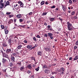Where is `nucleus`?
Masks as SVG:
<instances>
[{
    "label": "nucleus",
    "mask_w": 78,
    "mask_h": 78,
    "mask_svg": "<svg viewBox=\"0 0 78 78\" xmlns=\"http://www.w3.org/2000/svg\"><path fill=\"white\" fill-rule=\"evenodd\" d=\"M67 29L69 31H71L72 30V23H70V22H67Z\"/></svg>",
    "instance_id": "obj_1"
},
{
    "label": "nucleus",
    "mask_w": 78,
    "mask_h": 78,
    "mask_svg": "<svg viewBox=\"0 0 78 78\" xmlns=\"http://www.w3.org/2000/svg\"><path fill=\"white\" fill-rule=\"evenodd\" d=\"M8 5H9V2L8 1L6 3H1V6H2L1 8H5V7H6V6H8Z\"/></svg>",
    "instance_id": "obj_2"
},
{
    "label": "nucleus",
    "mask_w": 78,
    "mask_h": 78,
    "mask_svg": "<svg viewBox=\"0 0 78 78\" xmlns=\"http://www.w3.org/2000/svg\"><path fill=\"white\" fill-rule=\"evenodd\" d=\"M3 56L5 58H8L9 61H10V60H9V57H8V55L7 54L5 53H4L3 54Z\"/></svg>",
    "instance_id": "obj_3"
},
{
    "label": "nucleus",
    "mask_w": 78,
    "mask_h": 78,
    "mask_svg": "<svg viewBox=\"0 0 78 78\" xmlns=\"http://www.w3.org/2000/svg\"><path fill=\"white\" fill-rule=\"evenodd\" d=\"M26 67L28 69H32V67H31V64H29L27 65Z\"/></svg>",
    "instance_id": "obj_4"
},
{
    "label": "nucleus",
    "mask_w": 78,
    "mask_h": 78,
    "mask_svg": "<svg viewBox=\"0 0 78 78\" xmlns=\"http://www.w3.org/2000/svg\"><path fill=\"white\" fill-rule=\"evenodd\" d=\"M11 58L12 61V62H15V58H14V57L11 55Z\"/></svg>",
    "instance_id": "obj_5"
},
{
    "label": "nucleus",
    "mask_w": 78,
    "mask_h": 78,
    "mask_svg": "<svg viewBox=\"0 0 78 78\" xmlns=\"http://www.w3.org/2000/svg\"><path fill=\"white\" fill-rule=\"evenodd\" d=\"M18 3L20 5V6L21 7H23V3L21 2H19Z\"/></svg>",
    "instance_id": "obj_6"
},
{
    "label": "nucleus",
    "mask_w": 78,
    "mask_h": 78,
    "mask_svg": "<svg viewBox=\"0 0 78 78\" xmlns=\"http://www.w3.org/2000/svg\"><path fill=\"white\" fill-rule=\"evenodd\" d=\"M6 52L7 53H10L11 52V49H7L6 50Z\"/></svg>",
    "instance_id": "obj_7"
},
{
    "label": "nucleus",
    "mask_w": 78,
    "mask_h": 78,
    "mask_svg": "<svg viewBox=\"0 0 78 78\" xmlns=\"http://www.w3.org/2000/svg\"><path fill=\"white\" fill-rule=\"evenodd\" d=\"M44 72L46 73H47V74L49 73H50V71L48 69H45V70Z\"/></svg>",
    "instance_id": "obj_8"
},
{
    "label": "nucleus",
    "mask_w": 78,
    "mask_h": 78,
    "mask_svg": "<svg viewBox=\"0 0 78 78\" xmlns=\"http://www.w3.org/2000/svg\"><path fill=\"white\" fill-rule=\"evenodd\" d=\"M62 72H64L65 71V69L63 68H60L59 72H62Z\"/></svg>",
    "instance_id": "obj_9"
},
{
    "label": "nucleus",
    "mask_w": 78,
    "mask_h": 78,
    "mask_svg": "<svg viewBox=\"0 0 78 78\" xmlns=\"http://www.w3.org/2000/svg\"><path fill=\"white\" fill-rule=\"evenodd\" d=\"M44 50H45V51H51V49L50 48H44Z\"/></svg>",
    "instance_id": "obj_10"
},
{
    "label": "nucleus",
    "mask_w": 78,
    "mask_h": 78,
    "mask_svg": "<svg viewBox=\"0 0 78 78\" xmlns=\"http://www.w3.org/2000/svg\"><path fill=\"white\" fill-rule=\"evenodd\" d=\"M16 17L18 19H20V18H21L22 17V15L20 14H18L16 16Z\"/></svg>",
    "instance_id": "obj_11"
},
{
    "label": "nucleus",
    "mask_w": 78,
    "mask_h": 78,
    "mask_svg": "<svg viewBox=\"0 0 78 78\" xmlns=\"http://www.w3.org/2000/svg\"><path fill=\"white\" fill-rule=\"evenodd\" d=\"M55 20V18H50L49 20H50L51 22H53L54 20Z\"/></svg>",
    "instance_id": "obj_12"
},
{
    "label": "nucleus",
    "mask_w": 78,
    "mask_h": 78,
    "mask_svg": "<svg viewBox=\"0 0 78 78\" xmlns=\"http://www.w3.org/2000/svg\"><path fill=\"white\" fill-rule=\"evenodd\" d=\"M38 55L40 56H42V52L41 51H38L37 52Z\"/></svg>",
    "instance_id": "obj_13"
},
{
    "label": "nucleus",
    "mask_w": 78,
    "mask_h": 78,
    "mask_svg": "<svg viewBox=\"0 0 78 78\" xmlns=\"http://www.w3.org/2000/svg\"><path fill=\"white\" fill-rule=\"evenodd\" d=\"M78 59V55L76 56L75 58H73V61H75V60H77Z\"/></svg>",
    "instance_id": "obj_14"
},
{
    "label": "nucleus",
    "mask_w": 78,
    "mask_h": 78,
    "mask_svg": "<svg viewBox=\"0 0 78 78\" xmlns=\"http://www.w3.org/2000/svg\"><path fill=\"white\" fill-rule=\"evenodd\" d=\"M5 33L6 34H7L9 33L8 30L6 29L5 30Z\"/></svg>",
    "instance_id": "obj_15"
},
{
    "label": "nucleus",
    "mask_w": 78,
    "mask_h": 78,
    "mask_svg": "<svg viewBox=\"0 0 78 78\" xmlns=\"http://www.w3.org/2000/svg\"><path fill=\"white\" fill-rule=\"evenodd\" d=\"M6 60L5 58H3L2 59V62L3 63H5V62H6Z\"/></svg>",
    "instance_id": "obj_16"
},
{
    "label": "nucleus",
    "mask_w": 78,
    "mask_h": 78,
    "mask_svg": "<svg viewBox=\"0 0 78 78\" xmlns=\"http://www.w3.org/2000/svg\"><path fill=\"white\" fill-rule=\"evenodd\" d=\"M31 47H32V46L30 45H28L27 46V48H29V49H30V48H31Z\"/></svg>",
    "instance_id": "obj_17"
},
{
    "label": "nucleus",
    "mask_w": 78,
    "mask_h": 78,
    "mask_svg": "<svg viewBox=\"0 0 78 78\" xmlns=\"http://www.w3.org/2000/svg\"><path fill=\"white\" fill-rule=\"evenodd\" d=\"M2 46L3 47H6L7 46V44L5 43H4L2 44Z\"/></svg>",
    "instance_id": "obj_18"
},
{
    "label": "nucleus",
    "mask_w": 78,
    "mask_h": 78,
    "mask_svg": "<svg viewBox=\"0 0 78 78\" xmlns=\"http://www.w3.org/2000/svg\"><path fill=\"white\" fill-rule=\"evenodd\" d=\"M64 72L63 71H62V72H61L60 73H59V74L60 75H63V74H64Z\"/></svg>",
    "instance_id": "obj_19"
},
{
    "label": "nucleus",
    "mask_w": 78,
    "mask_h": 78,
    "mask_svg": "<svg viewBox=\"0 0 78 78\" xmlns=\"http://www.w3.org/2000/svg\"><path fill=\"white\" fill-rule=\"evenodd\" d=\"M47 12H43L41 15L42 16H45V15H47Z\"/></svg>",
    "instance_id": "obj_20"
},
{
    "label": "nucleus",
    "mask_w": 78,
    "mask_h": 78,
    "mask_svg": "<svg viewBox=\"0 0 78 78\" xmlns=\"http://www.w3.org/2000/svg\"><path fill=\"white\" fill-rule=\"evenodd\" d=\"M48 36H49V37H50V36H52L53 34H51L50 33H48Z\"/></svg>",
    "instance_id": "obj_21"
},
{
    "label": "nucleus",
    "mask_w": 78,
    "mask_h": 78,
    "mask_svg": "<svg viewBox=\"0 0 78 78\" xmlns=\"http://www.w3.org/2000/svg\"><path fill=\"white\" fill-rule=\"evenodd\" d=\"M44 3H45V1H42L41 2V5H44Z\"/></svg>",
    "instance_id": "obj_22"
},
{
    "label": "nucleus",
    "mask_w": 78,
    "mask_h": 78,
    "mask_svg": "<svg viewBox=\"0 0 78 78\" xmlns=\"http://www.w3.org/2000/svg\"><path fill=\"white\" fill-rule=\"evenodd\" d=\"M22 47V45H19V46H18V47H17V48H18V49H20V48H21V47Z\"/></svg>",
    "instance_id": "obj_23"
},
{
    "label": "nucleus",
    "mask_w": 78,
    "mask_h": 78,
    "mask_svg": "<svg viewBox=\"0 0 78 78\" xmlns=\"http://www.w3.org/2000/svg\"><path fill=\"white\" fill-rule=\"evenodd\" d=\"M39 66L37 68L35 69V70L37 71H39Z\"/></svg>",
    "instance_id": "obj_24"
},
{
    "label": "nucleus",
    "mask_w": 78,
    "mask_h": 78,
    "mask_svg": "<svg viewBox=\"0 0 78 78\" xmlns=\"http://www.w3.org/2000/svg\"><path fill=\"white\" fill-rule=\"evenodd\" d=\"M73 9V7L72 6H71L68 7V9Z\"/></svg>",
    "instance_id": "obj_25"
},
{
    "label": "nucleus",
    "mask_w": 78,
    "mask_h": 78,
    "mask_svg": "<svg viewBox=\"0 0 78 78\" xmlns=\"http://www.w3.org/2000/svg\"><path fill=\"white\" fill-rule=\"evenodd\" d=\"M9 44H11V39H9Z\"/></svg>",
    "instance_id": "obj_26"
},
{
    "label": "nucleus",
    "mask_w": 78,
    "mask_h": 78,
    "mask_svg": "<svg viewBox=\"0 0 78 78\" xmlns=\"http://www.w3.org/2000/svg\"><path fill=\"white\" fill-rule=\"evenodd\" d=\"M43 68H47V65H43Z\"/></svg>",
    "instance_id": "obj_27"
},
{
    "label": "nucleus",
    "mask_w": 78,
    "mask_h": 78,
    "mask_svg": "<svg viewBox=\"0 0 78 78\" xmlns=\"http://www.w3.org/2000/svg\"><path fill=\"white\" fill-rule=\"evenodd\" d=\"M20 70H24V67L23 66L21 67L20 68Z\"/></svg>",
    "instance_id": "obj_28"
},
{
    "label": "nucleus",
    "mask_w": 78,
    "mask_h": 78,
    "mask_svg": "<svg viewBox=\"0 0 78 78\" xmlns=\"http://www.w3.org/2000/svg\"><path fill=\"white\" fill-rule=\"evenodd\" d=\"M33 40H34L35 42H36L37 41V40H36V37H34L33 38Z\"/></svg>",
    "instance_id": "obj_29"
},
{
    "label": "nucleus",
    "mask_w": 78,
    "mask_h": 78,
    "mask_svg": "<svg viewBox=\"0 0 78 78\" xmlns=\"http://www.w3.org/2000/svg\"><path fill=\"white\" fill-rule=\"evenodd\" d=\"M13 22V20H10L9 21V22L11 23Z\"/></svg>",
    "instance_id": "obj_30"
},
{
    "label": "nucleus",
    "mask_w": 78,
    "mask_h": 78,
    "mask_svg": "<svg viewBox=\"0 0 78 78\" xmlns=\"http://www.w3.org/2000/svg\"><path fill=\"white\" fill-rule=\"evenodd\" d=\"M20 22V23L21 22H23V20L22 19H20L19 20Z\"/></svg>",
    "instance_id": "obj_31"
},
{
    "label": "nucleus",
    "mask_w": 78,
    "mask_h": 78,
    "mask_svg": "<svg viewBox=\"0 0 78 78\" xmlns=\"http://www.w3.org/2000/svg\"><path fill=\"white\" fill-rule=\"evenodd\" d=\"M75 13V11H73L71 13V14L72 15H74Z\"/></svg>",
    "instance_id": "obj_32"
},
{
    "label": "nucleus",
    "mask_w": 78,
    "mask_h": 78,
    "mask_svg": "<svg viewBox=\"0 0 78 78\" xmlns=\"http://www.w3.org/2000/svg\"><path fill=\"white\" fill-rule=\"evenodd\" d=\"M26 26V25H24L23 26L20 25V26L21 27H22V28H25V27Z\"/></svg>",
    "instance_id": "obj_33"
},
{
    "label": "nucleus",
    "mask_w": 78,
    "mask_h": 78,
    "mask_svg": "<svg viewBox=\"0 0 78 78\" xmlns=\"http://www.w3.org/2000/svg\"><path fill=\"white\" fill-rule=\"evenodd\" d=\"M76 45L77 46H78V40L76 41Z\"/></svg>",
    "instance_id": "obj_34"
},
{
    "label": "nucleus",
    "mask_w": 78,
    "mask_h": 78,
    "mask_svg": "<svg viewBox=\"0 0 78 78\" xmlns=\"http://www.w3.org/2000/svg\"><path fill=\"white\" fill-rule=\"evenodd\" d=\"M77 48H78V47L76 46L75 45L74 47V50H75V49Z\"/></svg>",
    "instance_id": "obj_35"
},
{
    "label": "nucleus",
    "mask_w": 78,
    "mask_h": 78,
    "mask_svg": "<svg viewBox=\"0 0 78 78\" xmlns=\"http://www.w3.org/2000/svg\"><path fill=\"white\" fill-rule=\"evenodd\" d=\"M69 2L70 3V4H72V1H71V0H69Z\"/></svg>",
    "instance_id": "obj_36"
},
{
    "label": "nucleus",
    "mask_w": 78,
    "mask_h": 78,
    "mask_svg": "<svg viewBox=\"0 0 78 78\" xmlns=\"http://www.w3.org/2000/svg\"><path fill=\"white\" fill-rule=\"evenodd\" d=\"M33 14V12H30V13H29V16H31Z\"/></svg>",
    "instance_id": "obj_37"
},
{
    "label": "nucleus",
    "mask_w": 78,
    "mask_h": 78,
    "mask_svg": "<svg viewBox=\"0 0 78 78\" xmlns=\"http://www.w3.org/2000/svg\"><path fill=\"white\" fill-rule=\"evenodd\" d=\"M62 9H63V11H66V7H65V8H63Z\"/></svg>",
    "instance_id": "obj_38"
},
{
    "label": "nucleus",
    "mask_w": 78,
    "mask_h": 78,
    "mask_svg": "<svg viewBox=\"0 0 78 78\" xmlns=\"http://www.w3.org/2000/svg\"><path fill=\"white\" fill-rule=\"evenodd\" d=\"M15 11H18V10H19V8H17V9L15 8Z\"/></svg>",
    "instance_id": "obj_39"
},
{
    "label": "nucleus",
    "mask_w": 78,
    "mask_h": 78,
    "mask_svg": "<svg viewBox=\"0 0 78 78\" xmlns=\"http://www.w3.org/2000/svg\"><path fill=\"white\" fill-rule=\"evenodd\" d=\"M17 6H18V5L17 4H16V5H14V8H16L17 7Z\"/></svg>",
    "instance_id": "obj_40"
},
{
    "label": "nucleus",
    "mask_w": 78,
    "mask_h": 78,
    "mask_svg": "<svg viewBox=\"0 0 78 78\" xmlns=\"http://www.w3.org/2000/svg\"><path fill=\"white\" fill-rule=\"evenodd\" d=\"M55 5H54L52 6H51V8H55Z\"/></svg>",
    "instance_id": "obj_41"
},
{
    "label": "nucleus",
    "mask_w": 78,
    "mask_h": 78,
    "mask_svg": "<svg viewBox=\"0 0 78 78\" xmlns=\"http://www.w3.org/2000/svg\"><path fill=\"white\" fill-rule=\"evenodd\" d=\"M11 14V12H6V14H7V15H9V14Z\"/></svg>",
    "instance_id": "obj_42"
},
{
    "label": "nucleus",
    "mask_w": 78,
    "mask_h": 78,
    "mask_svg": "<svg viewBox=\"0 0 78 78\" xmlns=\"http://www.w3.org/2000/svg\"><path fill=\"white\" fill-rule=\"evenodd\" d=\"M36 37L37 38H41V37H40V36L39 35H37Z\"/></svg>",
    "instance_id": "obj_43"
},
{
    "label": "nucleus",
    "mask_w": 78,
    "mask_h": 78,
    "mask_svg": "<svg viewBox=\"0 0 78 78\" xmlns=\"http://www.w3.org/2000/svg\"><path fill=\"white\" fill-rule=\"evenodd\" d=\"M27 73H31V71L30 70H28L27 71Z\"/></svg>",
    "instance_id": "obj_44"
},
{
    "label": "nucleus",
    "mask_w": 78,
    "mask_h": 78,
    "mask_svg": "<svg viewBox=\"0 0 78 78\" xmlns=\"http://www.w3.org/2000/svg\"><path fill=\"white\" fill-rule=\"evenodd\" d=\"M1 28L2 29H4V27L3 25H1Z\"/></svg>",
    "instance_id": "obj_45"
},
{
    "label": "nucleus",
    "mask_w": 78,
    "mask_h": 78,
    "mask_svg": "<svg viewBox=\"0 0 78 78\" xmlns=\"http://www.w3.org/2000/svg\"><path fill=\"white\" fill-rule=\"evenodd\" d=\"M73 2L74 3H75V2H76V0H73Z\"/></svg>",
    "instance_id": "obj_46"
},
{
    "label": "nucleus",
    "mask_w": 78,
    "mask_h": 78,
    "mask_svg": "<svg viewBox=\"0 0 78 78\" xmlns=\"http://www.w3.org/2000/svg\"><path fill=\"white\" fill-rule=\"evenodd\" d=\"M52 75H53V74H56V73L54 72H52Z\"/></svg>",
    "instance_id": "obj_47"
},
{
    "label": "nucleus",
    "mask_w": 78,
    "mask_h": 78,
    "mask_svg": "<svg viewBox=\"0 0 78 78\" xmlns=\"http://www.w3.org/2000/svg\"><path fill=\"white\" fill-rule=\"evenodd\" d=\"M32 60H34V61H35V59H34V57H32L31 58Z\"/></svg>",
    "instance_id": "obj_48"
},
{
    "label": "nucleus",
    "mask_w": 78,
    "mask_h": 78,
    "mask_svg": "<svg viewBox=\"0 0 78 78\" xmlns=\"http://www.w3.org/2000/svg\"><path fill=\"white\" fill-rule=\"evenodd\" d=\"M62 9L63 8H65V6H64V5H62Z\"/></svg>",
    "instance_id": "obj_49"
},
{
    "label": "nucleus",
    "mask_w": 78,
    "mask_h": 78,
    "mask_svg": "<svg viewBox=\"0 0 78 78\" xmlns=\"http://www.w3.org/2000/svg\"><path fill=\"white\" fill-rule=\"evenodd\" d=\"M44 36L47 37V34H45L44 35Z\"/></svg>",
    "instance_id": "obj_50"
},
{
    "label": "nucleus",
    "mask_w": 78,
    "mask_h": 78,
    "mask_svg": "<svg viewBox=\"0 0 78 78\" xmlns=\"http://www.w3.org/2000/svg\"><path fill=\"white\" fill-rule=\"evenodd\" d=\"M3 72H6V69H3Z\"/></svg>",
    "instance_id": "obj_51"
},
{
    "label": "nucleus",
    "mask_w": 78,
    "mask_h": 78,
    "mask_svg": "<svg viewBox=\"0 0 78 78\" xmlns=\"http://www.w3.org/2000/svg\"><path fill=\"white\" fill-rule=\"evenodd\" d=\"M10 67H11L12 66V63H10Z\"/></svg>",
    "instance_id": "obj_52"
},
{
    "label": "nucleus",
    "mask_w": 78,
    "mask_h": 78,
    "mask_svg": "<svg viewBox=\"0 0 78 78\" xmlns=\"http://www.w3.org/2000/svg\"><path fill=\"white\" fill-rule=\"evenodd\" d=\"M12 55H13V56H16V54L15 53H13L12 54Z\"/></svg>",
    "instance_id": "obj_53"
},
{
    "label": "nucleus",
    "mask_w": 78,
    "mask_h": 78,
    "mask_svg": "<svg viewBox=\"0 0 78 78\" xmlns=\"http://www.w3.org/2000/svg\"><path fill=\"white\" fill-rule=\"evenodd\" d=\"M45 4L46 5H48V2H45Z\"/></svg>",
    "instance_id": "obj_54"
},
{
    "label": "nucleus",
    "mask_w": 78,
    "mask_h": 78,
    "mask_svg": "<svg viewBox=\"0 0 78 78\" xmlns=\"http://www.w3.org/2000/svg\"><path fill=\"white\" fill-rule=\"evenodd\" d=\"M50 38H51V39H53V37H52V36H50Z\"/></svg>",
    "instance_id": "obj_55"
},
{
    "label": "nucleus",
    "mask_w": 78,
    "mask_h": 78,
    "mask_svg": "<svg viewBox=\"0 0 78 78\" xmlns=\"http://www.w3.org/2000/svg\"><path fill=\"white\" fill-rule=\"evenodd\" d=\"M3 0H0V3H3Z\"/></svg>",
    "instance_id": "obj_56"
},
{
    "label": "nucleus",
    "mask_w": 78,
    "mask_h": 78,
    "mask_svg": "<svg viewBox=\"0 0 78 78\" xmlns=\"http://www.w3.org/2000/svg\"><path fill=\"white\" fill-rule=\"evenodd\" d=\"M1 53L3 54V50H2V49L1 50Z\"/></svg>",
    "instance_id": "obj_57"
},
{
    "label": "nucleus",
    "mask_w": 78,
    "mask_h": 78,
    "mask_svg": "<svg viewBox=\"0 0 78 78\" xmlns=\"http://www.w3.org/2000/svg\"><path fill=\"white\" fill-rule=\"evenodd\" d=\"M24 41L25 43H27L28 42V41H27L26 40H25Z\"/></svg>",
    "instance_id": "obj_58"
},
{
    "label": "nucleus",
    "mask_w": 78,
    "mask_h": 78,
    "mask_svg": "<svg viewBox=\"0 0 78 78\" xmlns=\"http://www.w3.org/2000/svg\"><path fill=\"white\" fill-rule=\"evenodd\" d=\"M69 60H72V57H71L69 58Z\"/></svg>",
    "instance_id": "obj_59"
},
{
    "label": "nucleus",
    "mask_w": 78,
    "mask_h": 78,
    "mask_svg": "<svg viewBox=\"0 0 78 78\" xmlns=\"http://www.w3.org/2000/svg\"><path fill=\"white\" fill-rule=\"evenodd\" d=\"M74 19H77V17L76 16H75L74 17Z\"/></svg>",
    "instance_id": "obj_60"
},
{
    "label": "nucleus",
    "mask_w": 78,
    "mask_h": 78,
    "mask_svg": "<svg viewBox=\"0 0 78 78\" xmlns=\"http://www.w3.org/2000/svg\"><path fill=\"white\" fill-rule=\"evenodd\" d=\"M37 46H38L37 44H36L34 46H35V47H37Z\"/></svg>",
    "instance_id": "obj_61"
},
{
    "label": "nucleus",
    "mask_w": 78,
    "mask_h": 78,
    "mask_svg": "<svg viewBox=\"0 0 78 78\" xmlns=\"http://www.w3.org/2000/svg\"><path fill=\"white\" fill-rule=\"evenodd\" d=\"M14 22H16V19H14Z\"/></svg>",
    "instance_id": "obj_62"
},
{
    "label": "nucleus",
    "mask_w": 78,
    "mask_h": 78,
    "mask_svg": "<svg viewBox=\"0 0 78 78\" xmlns=\"http://www.w3.org/2000/svg\"><path fill=\"white\" fill-rule=\"evenodd\" d=\"M48 28H50V25L48 26Z\"/></svg>",
    "instance_id": "obj_63"
},
{
    "label": "nucleus",
    "mask_w": 78,
    "mask_h": 78,
    "mask_svg": "<svg viewBox=\"0 0 78 78\" xmlns=\"http://www.w3.org/2000/svg\"><path fill=\"white\" fill-rule=\"evenodd\" d=\"M44 25H45L46 26H47V23H44Z\"/></svg>",
    "instance_id": "obj_64"
}]
</instances>
